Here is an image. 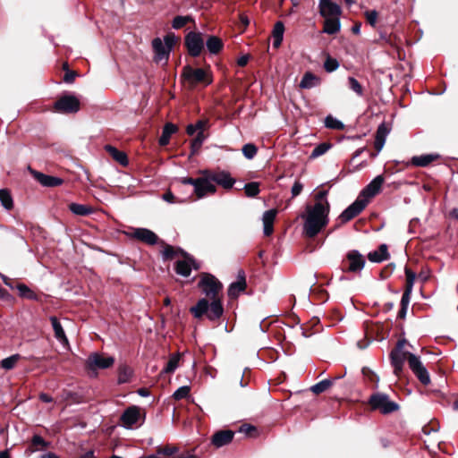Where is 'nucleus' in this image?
<instances>
[{"label": "nucleus", "instance_id": "f257e3e1", "mask_svg": "<svg viewBox=\"0 0 458 458\" xmlns=\"http://www.w3.org/2000/svg\"><path fill=\"white\" fill-rule=\"evenodd\" d=\"M199 286L207 297L212 299V301L209 303L207 299L202 298L199 300L195 306L191 308V312L197 318L206 315L211 321L217 320L224 312L222 302L216 298L217 293L223 287L222 284L214 276L207 274L199 282Z\"/></svg>", "mask_w": 458, "mask_h": 458}, {"label": "nucleus", "instance_id": "f03ea898", "mask_svg": "<svg viewBox=\"0 0 458 458\" xmlns=\"http://www.w3.org/2000/svg\"><path fill=\"white\" fill-rule=\"evenodd\" d=\"M329 212L320 204H307L305 211L300 216L303 220L302 232L308 238L316 237L329 223Z\"/></svg>", "mask_w": 458, "mask_h": 458}, {"label": "nucleus", "instance_id": "7ed1b4c3", "mask_svg": "<svg viewBox=\"0 0 458 458\" xmlns=\"http://www.w3.org/2000/svg\"><path fill=\"white\" fill-rule=\"evenodd\" d=\"M209 120L201 118L187 126L188 135L193 138L191 143H203L209 136Z\"/></svg>", "mask_w": 458, "mask_h": 458}, {"label": "nucleus", "instance_id": "20e7f679", "mask_svg": "<svg viewBox=\"0 0 458 458\" xmlns=\"http://www.w3.org/2000/svg\"><path fill=\"white\" fill-rule=\"evenodd\" d=\"M182 77L188 83L190 88L195 87L198 83H205L209 85L212 80L208 77V72L201 68L194 69L190 65L183 67Z\"/></svg>", "mask_w": 458, "mask_h": 458}, {"label": "nucleus", "instance_id": "39448f33", "mask_svg": "<svg viewBox=\"0 0 458 458\" xmlns=\"http://www.w3.org/2000/svg\"><path fill=\"white\" fill-rule=\"evenodd\" d=\"M366 260L364 256L357 250H350L342 261V271L360 273L364 268Z\"/></svg>", "mask_w": 458, "mask_h": 458}, {"label": "nucleus", "instance_id": "423d86ee", "mask_svg": "<svg viewBox=\"0 0 458 458\" xmlns=\"http://www.w3.org/2000/svg\"><path fill=\"white\" fill-rule=\"evenodd\" d=\"M373 410H379L383 414H389L399 410V405L391 401L387 394L377 393L370 396L369 401Z\"/></svg>", "mask_w": 458, "mask_h": 458}, {"label": "nucleus", "instance_id": "0eeeda50", "mask_svg": "<svg viewBox=\"0 0 458 458\" xmlns=\"http://www.w3.org/2000/svg\"><path fill=\"white\" fill-rule=\"evenodd\" d=\"M163 42L159 38H156L152 41V47L155 53L154 60L156 63H166L170 51L174 45V38L165 36Z\"/></svg>", "mask_w": 458, "mask_h": 458}, {"label": "nucleus", "instance_id": "6e6552de", "mask_svg": "<svg viewBox=\"0 0 458 458\" xmlns=\"http://www.w3.org/2000/svg\"><path fill=\"white\" fill-rule=\"evenodd\" d=\"M405 344V339L398 340L395 348L390 352L391 364L396 376L402 372L405 360H409V356L411 354L410 352L403 351Z\"/></svg>", "mask_w": 458, "mask_h": 458}, {"label": "nucleus", "instance_id": "1a4fd4ad", "mask_svg": "<svg viewBox=\"0 0 458 458\" xmlns=\"http://www.w3.org/2000/svg\"><path fill=\"white\" fill-rule=\"evenodd\" d=\"M55 109L64 114L77 113L80 110V100L74 95H64L55 103Z\"/></svg>", "mask_w": 458, "mask_h": 458}, {"label": "nucleus", "instance_id": "9d476101", "mask_svg": "<svg viewBox=\"0 0 458 458\" xmlns=\"http://www.w3.org/2000/svg\"><path fill=\"white\" fill-rule=\"evenodd\" d=\"M202 175L208 176L213 182L217 183L222 186L224 189L229 190L232 189L233 184L235 183V180L231 176V174L226 171H210L205 170L202 172Z\"/></svg>", "mask_w": 458, "mask_h": 458}, {"label": "nucleus", "instance_id": "9b49d317", "mask_svg": "<svg viewBox=\"0 0 458 458\" xmlns=\"http://www.w3.org/2000/svg\"><path fill=\"white\" fill-rule=\"evenodd\" d=\"M409 367L421 384L427 386L430 383V377L428 369L422 364L420 358L415 354H410Z\"/></svg>", "mask_w": 458, "mask_h": 458}, {"label": "nucleus", "instance_id": "f8f14e48", "mask_svg": "<svg viewBox=\"0 0 458 458\" xmlns=\"http://www.w3.org/2000/svg\"><path fill=\"white\" fill-rule=\"evenodd\" d=\"M368 203V199L358 197L354 202H352L341 213V215L339 216V219L343 223H346L352 220L366 208Z\"/></svg>", "mask_w": 458, "mask_h": 458}, {"label": "nucleus", "instance_id": "ddd939ff", "mask_svg": "<svg viewBox=\"0 0 458 458\" xmlns=\"http://www.w3.org/2000/svg\"><path fill=\"white\" fill-rule=\"evenodd\" d=\"M114 359L111 356L104 357L98 352L91 353L86 361L87 368L89 370L105 369L111 367Z\"/></svg>", "mask_w": 458, "mask_h": 458}, {"label": "nucleus", "instance_id": "4468645a", "mask_svg": "<svg viewBox=\"0 0 458 458\" xmlns=\"http://www.w3.org/2000/svg\"><path fill=\"white\" fill-rule=\"evenodd\" d=\"M27 170L43 187H56L63 184L64 180L60 177L45 174L28 165Z\"/></svg>", "mask_w": 458, "mask_h": 458}, {"label": "nucleus", "instance_id": "2eb2a0df", "mask_svg": "<svg viewBox=\"0 0 458 458\" xmlns=\"http://www.w3.org/2000/svg\"><path fill=\"white\" fill-rule=\"evenodd\" d=\"M185 44L191 55L199 56L203 49L204 41L200 33L190 32L185 37Z\"/></svg>", "mask_w": 458, "mask_h": 458}, {"label": "nucleus", "instance_id": "dca6fc26", "mask_svg": "<svg viewBox=\"0 0 458 458\" xmlns=\"http://www.w3.org/2000/svg\"><path fill=\"white\" fill-rule=\"evenodd\" d=\"M441 156L438 153H426L413 156L405 163L406 166L427 167L432 163L439 160Z\"/></svg>", "mask_w": 458, "mask_h": 458}, {"label": "nucleus", "instance_id": "f3484780", "mask_svg": "<svg viewBox=\"0 0 458 458\" xmlns=\"http://www.w3.org/2000/svg\"><path fill=\"white\" fill-rule=\"evenodd\" d=\"M192 268L199 269V266L196 263L193 258L190 257L187 254H185L183 259L178 260L175 263L176 273L185 277L191 275Z\"/></svg>", "mask_w": 458, "mask_h": 458}, {"label": "nucleus", "instance_id": "a211bd4d", "mask_svg": "<svg viewBox=\"0 0 458 458\" xmlns=\"http://www.w3.org/2000/svg\"><path fill=\"white\" fill-rule=\"evenodd\" d=\"M385 181V178L382 174H379L376 176L360 192L361 199H366L369 200V199L376 196L383 184Z\"/></svg>", "mask_w": 458, "mask_h": 458}, {"label": "nucleus", "instance_id": "6ab92c4d", "mask_svg": "<svg viewBox=\"0 0 458 458\" xmlns=\"http://www.w3.org/2000/svg\"><path fill=\"white\" fill-rule=\"evenodd\" d=\"M216 191V186L212 183L211 180L208 176L203 175L198 178L197 184L194 188V192L199 199L203 198L208 193H215Z\"/></svg>", "mask_w": 458, "mask_h": 458}, {"label": "nucleus", "instance_id": "aec40b11", "mask_svg": "<svg viewBox=\"0 0 458 458\" xmlns=\"http://www.w3.org/2000/svg\"><path fill=\"white\" fill-rule=\"evenodd\" d=\"M319 13L325 18L339 17L341 7L332 0H319Z\"/></svg>", "mask_w": 458, "mask_h": 458}, {"label": "nucleus", "instance_id": "412c9836", "mask_svg": "<svg viewBox=\"0 0 458 458\" xmlns=\"http://www.w3.org/2000/svg\"><path fill=\"white\" fill-rule=\"evenodd\" d=\"M132 237L149 245H155L157 242V235L147 228H135L131 233Z\"/></svg>", "mask_w": 458, "mask_h": 458}, {"label": "nucleus", "instance_id": "4be33fe9", "mask_svg": "<svg viewBox=\"0 0 458 458\" xmlns=\"http://www.w3.org/2000/svg\"><path fill=\"white\" fill-rule=\"evenodd\" d=\"M234 432L233 430H219L216 432L211 438V443L216 448L230 444L233 441Z\"/></svg>", "mask_w": 458, "mask_h": 458}, {"label": "nucleus", "instance_id": "5701e85b", "mask_svg": "<svg viewBox=\"0 0 458 458\" xmlns=\"http://www.w3.org/2000/svg\"><path fill=\"white\" fill-rule=\"evenodd\" d=\"M139 417V408L136 406H131L127 408L121 415V421L125 428H131L134 424L138 422Z\"/></svg>", "mask_w": 458, "mask_h": 458}, {"label": "nucleus", "instance_id": "b1692460", "mask_svg": "<svg viewBox=\"0 0 458 458\" xmlns=\"http://www.w3.org/2000/svg\"><path fill=\"white\" fill-rule=\"evenodd\" d=\"M106 152L122 166H127L129 165V159L127 154L118 149L114 145H105Z\"/></svg>", "mask_w": 458, "mask_h": 458}, {"label": "nucleus", "instance_id": "393cba45", "mask_svg": "<svg viewBox=\"0 0 458 458\" xmlns=\"http://www.w3.org/2000/svg\"><path fill=\"white\" fill-rule=\"evenodd\" d=\"M50 321L52 324L53 330L55 332V337L62 344H67L68 339L65 335L64 330L60 323V321L57 319L56 317H51Z\"/></svg>", "mask_w": 458, "mask_h": 458}, {"label": "nucleus", "instance_id": "a878e982", "mask_svg": "<svg viewBox=\"0 0 458 458\" xmlns=\"http://www.w3.org/2000/svg\"><path fill=\"white\" fill-rule=\"evenodd\" d=\"M320 78L316 76L310 72H307L304 73L301 82L300 88L301 89H312L320 84Z\"/></svg>", "mask_w": 458, "mask_h": 458}, {"label": "nucleus", "instance_id": "bb28decb", "mask_svg": "<svg viewBox=\"0 0 458 458\" xmlns=\"http://www.w3.org/2000/svg\"><path fill=\"white\" fill-rule=\"evenodd\" d=\"M388 257L389 254L386 244H381L377 250L371 251L368 255L369 260L375 263L382 262L387 259Z\"/></svg>", "mask_w": 458, "mask_h": 458}, {"label": "nucleus", "instance_id": "cd10ccee", "mask_svg": "<svg viewBox=\"0 0 458 458\" xmlns=\"http://www.w3.org/2000/svg\"><path fill=\"white\" fill-rule=\"evenodd\" d=\"M341 23L339 17L326 18L324 21L323 32L333 35L340 30Z\"/></svg>", "mask_w": 458, "mask_h": 458}, {"label": "nucleus", "instance_id": "c85d7f7f", "mask_svg": "<svg viewBox=\"0 0 458 458\" xmlns=\"http://www.w3.org/2000/svg\"><path fill=\"white\" fill-rule=\"evenodd\" d=\"M246 287L245 277L242 276L236 282L232 283L228 288V295L230 298H236L240 293L243 292Z\"/></svg>", "mask_w": 458, "mask_h": 458}, {"label": "nucleus", "instance_id": "c756f323", "mask_svg": "<svg viewBox=\"0 0 458 458\" xmlns=\"http://www.w3.org/2000/svg\"><path fill=\"white\" fill-rule=\"evenodd\" d=\"M69 210L76 215V216H89L93 213V208L90 206L79 204V203H71L69 205Z\"/></svg>", "mask_w": 458, "mask_h": 458}, {"label": "nucleus", "instance_id": "7c9ffc66", "mask_svg": "<svg viewBox=\"0 0 458 458\" xmlns=\"http://www.w3.org/2000/svg\"><path fill=\"white\" fill-rule=\"evenodd\" d=\"M284 26L282 21H277L273 29V47L277 48L283 41Z\"/></svg>", "mask_w": 458, "mask_h": 458}, {"label": "nucleus", "instance_id": "2f4dec72", "mask_svg": "<svg viewBox=\"0 0 458 458\" xmlns=\"http://www.w3.org/2000/svg\"><path fill=\"white\" fill-rule=\"evenodd\" d=\"M0 203L5 210L13 208V199L8 189H0Z\"/></svg>", "mask_w": 458, "mask_h": 458}, {"label": "nucleus", "instance_id": "473e14b6", "mask_svg": "<svg viewBox=\"0 0 458 458\" xmlns=\"http://www.w3.org/2000/svg\"><path fill=\"white\" fill-rule=\"evenodd\" d=\"M206 46L210 54H217L223 48V41L216 36H209Z\"/></svg>", "mask_w": 458, "mask_h": 458}, {"label": "nucleus", "instance_id": "72a5a7b5", "mask_svg": "<svg viewBox=\"0 0 458 458\" xmlns=\"http://www.w3.org/2000/svg\"><path fill=\"white\" fill-rule=\"evenodd\" d=\"M333 385L334 380H332L331 378H326L310 386V391L315 394H319L321 393L326 392Z\"/></svg>", "mask_w": 458, "mask_h": 458}, {"label": "nucleus", "instance_id": "f704fd0d", "mask_svg": "<svg viewBox=\"0 0 458 458\" xmlns=\"http://www.w3.org/2000/svg\"><path fill=\"white\" fill-rule=\"evenodd\" d=\"M132 369L127 365H121L118 369V383L124 384L130 381Z\"/></svg>", "mask_w": 458, "mask_h": 458}, {"label": "nucleus", "instance_id": "c9c22d12", "mask_svg": "<svg viewBox=\"0 0 458 458\" xmlns=\"http://www.w3.org/2000/svg\"><path fill=\"white\" fill-rule=\"evenodd\" d=\"M180 360V355L179 354H173L169 358V360L167 361L166 365L162 370V373L170 374L173 373L179 365Z\"/></svg>", "mask_w": 458, "mask_h": 458}, {"label": "nucleus", "instance_id": "e433bc0d", "mask_svg": "<svg viewBox=\"0 0 458 458\" xmlns=\"http://www.w3.org/2000/svg\"><path fill=\"white\" fill-rule=\"evenodd\" d=\"M177 131V127L173 123H166L164 127L162 135L158 143H168L170 137Z\"/></svg>", "mask_w": 458, "mask_h": 458}, {"label": "nucleus", "instance_id": "4c0bfd02", "mask_svg": "<svg viewBox=\"0 0 458 458\" xmlns=\"http://www.w3.org/2000/svg\"><path fill=\"white\" fill-rule=\"evenodd\" d=\"M385 145H375L376 147V150L375 151H370L369 149H368L366 147L364 148H361L360 149H358L354 155H353V159L356 158L357 157L360 156L361 154H366V156L369 157V158H374L376 157L379 153L380 151L382 150L383 147Z\"/></svg>", "mask_w": 458, "mask_h": 458}, {"label": "nucleus", "instance_id": "58836bf2", "mask_svg": "<svg viewBox=\"0 0 458 458\" xmlns=\"http://www.w3.org/2000/svg\"><path fill=\"white\" fill-rule=\"evenodd\" d=\"M389 131L390 130L386 125V123H381L377 130L374 143H385Z\"/></svg>", "mask_w": 458, "mask_h": 458}, {"label": "nucleus", "instance_id": "ea45409f", "mask_svg": "<svg viewBox=\"0 0 458 458\" xmlns=\"http://www.w3.org/2000/svg\"><path fill=\"white\" fill-rule=\"evenodd\" d=\"M244 191L247 197L253 198L259 193V182H251L244 185Z\"/></svg>", "mask_w": 458, "mask_h": 458}, {"label": "nucleus", "instance_id": "a19ab883", "mask_svg": "<svg viewBox=\"0 0 458 458\" xmlns=\"http://www.w3.org/2000/svg\"><path fill=\"white\" fill-rule=\"evenodd\" d=\"M325 125L326 127L334 130H343L344 128V124L340 120L332 115H327L326 117Z\"/></svg>", "mask_w": 458, "mask_h": 458}, {"label": "nucleus", "instance_id": "79ce46f5", "mask_svg": "<svg viewBox=\"0 0 458 458\" xmlns=\"http://www.w3.org/2000/svg\"><path fill=\"white\" fill-rule=\"evenodd\" d=\"M327 194H328V191H326V190L317 192L314 196V199H315L314 204H320L325 208L327 206V209H330V204L327 198Z\"/></svg>", "mask_w": 458, "mask_h": 458}, {"label": "nucleus", "instance_id": "37998d69", "mask_svg": "<svg viewBox=\"0 0 458 458\" xmlns=\"http://www.w3.org/2000/svg\"><path fill=\"white\" fill-rule=\"evenodd\" d=\"M20 359L19 354H13L1 360V368L9 370L14 368Z\"/></svg>", "mask_w": 458, "mask_h": 458}, {"label": "nucleus", "instance_id": "c03bdc74", "mask_svg": "<svg viewBox=\"0 0 458 458\" xmlns=\"http://www.w3.org/2000/svg\"><path fill=\"white\" fill-rule=\"evenodd\" d=\"M348 87L351 90L355 92L357 96L363 97V88L354 77L348 78Z\"/></svg>", "mask_w": 458, "mask_h": 458}, {"label": "nucleus", "instance_id": "a18cd8bd", "mask_svg": "<svg viewBox=\"0 0 458 458\" xmlns=\"http://www.w3.org/2000/svg\"><path fill=\"white\" fill-rule=\"evenodd\" d=\"M333 145H317L310 156V159H315L327 153Z\"/></svg>", "mask_w": 458, "mask_h": 458}, {"label": "nucleus", "instance_id": "49530a36", "mask_svg": "<svg viewBox=\"0 0 458 458\" xmlns=\"http://www.w3.org/2000/svg\"><path fill=\"white\" fill-rule=\"evenodd\" d=\"M191 388L188 386H182L179 387L174 393L173 394V397L175 400H181L185 397H187L190 394Z\"/></svg>", "mask_w": 458, "mask_h": 458}, {"label": "nucleus", "instance_id": "de8ad7c7", "mask_svg": "<svg viewBox=\"0 0 458 458\" xmlns=\"http://www.w3.org/2000/svg\"><path fill=\"white\" fill-rule=\"evenodd\" d=\"M405 276H406V289L412 290L414 281L416 278V273L411 271L409 267H405Z\"/></svg>", "mask_w": 458, "mask_h": 458}, {"label": "nucleus", "instance_id": "09e8293b", "mask_svg": "<svg viewBox=\"0 0 458 458\" xmlns=\"http://www.w3.org/2000/svg\"><path fill=\"white\" fill-rule=\"evenodd\" d=\"M339 67V63L336 59L327 57L324 63V68L327 72H332Z\"/></svg>", "mask_w": 458, "mask_h": 458}, {"label": "nucleus", "instance_id": "8fccbe9b", "mask_svg": "<svg viewBox=\"0 0 458 458\" xmlns=\"http://www.w3.org/2000/svg\"><path fill=\"white\" fill-rule=\"evenodd\" d=\"M190 19L189 16H176L173 20L172 26L175 30L181 29L188 23Z\"/></svg>", "mask_w": 458, "mask_h": 458}, {"label": "nucleus", "instance_id": "3c124183", "mask_svg": "<svg viewBox=\"0 0 458 458\" xmlns=\"http://www.w3.org/2000/svg\"><path fill=\"white\" fill-rule=\"evenodd\" d=\"M276 216V209H269L264 212L262 216L263 224L274 225V221Z\"/></svg>", "mask_w": 458, "mask_h": 458}, {"label": "nucleus", "instance_id": "603ef678", "mask_svg": "<svg viewBox=\"0 0 458 458\" xmlns=\"http://www.w3.org/2000/svg\"><path fill=\"white\" fill-rule=\"evenodd\" d=\"M258 148L256 145H243L242 154L248 159H251L257 154Z\"/></svg>", "mask_w": 458, "mask_h": 458}, {"label": "nucleus", "instance_id": "864d4df0", "mask_svg": "<svg viewBox=\"0 0 458 458\" xmlns=\"http://www.w3.org/2000/svg\"><path fill=\"white\" fill-rule=\"evenodd\" d=\"M16 288L19 291V293L21 297H27L29 299H35L34 293L30 291V289L23 284H19Z\"/></svg>", "mask_w": 458, "mask_h": 458}, {"label": "nucleus", "instance_id": "5fc2aeb1", "mask_svg": "<svg viewBox=\"0 0 458 458\" xmlns=\"http://www.w3.org/2000/svg\"><path fill=\"white\" fill-rule=\"evenodd\" d=\"M377 12L376 10H370L365 13L367 21L372 27H375L377 24Z\"/></svg>", "mask_w": 458, "mask_h": 458}, {"label": "nucleus", "instance_id": "6e6d98bb", "mask_svg": "<svg viewBox=\"0 0 458 458\" xmlns=\"http://www.w3.org/2000/svg\"><path fill=\"white\" fill-rule=\"evenodd\" d=\"M302 189L303 184L301 182L296 181L291 189L292 198H295L298 195H300L301 192L302 191Z\"/></svg>", "mask_w": 458, "mask_h": 458}, {"label": "nucleus", "instance_id": "4d7b16f0", "mask_svg": "<svg viewBox=\"0 0 458 458\" xmlns=\"http://www.w3.org/2000/svg\"><path fill=\"white\" fill-rule=\"evenodd\" d=\"M177 452H178V448L175 446H173V447L165 446L164 448H158L157 454H164V455L170 456Z\"/></svg>", "mask_w": 458, "mask_h": 458}, {"label": "nucleus", "instance_id": "13d9d810", "mask_svg": "<svg viewBox=\"0 0 458 458\" xmlns=\"http://www.w3.org/2000/svg\"><path fill=\"white\" fill-rule=\"evenodd\" d=\"M412 290L405 289L401 299V306L408 307L411 300V293Z\"/></svg>", "mask_w": 458, "mask_h": 458}, {"label": "nucleus", "instance_id": "bf43d9fd", "mask_svg": "<svg viewBox=\"0 0 458 458\" xmlns=\"http://www.w3.org/2000/svg\"><path fill=\"white\" fill-rule=\"evenodd\" d=\"M77 76V73L72 71H67L64 76V81L66 83H72Z\"/></svg>", "mask_w": 458, "mask_h": 458}, {"label": "nucleus", "instance_id": "052dcab7", "mask_svg": "<svg viewBox=\"0 0 458 458\" xmlns=\"http://www.w3.org/2000/svg\"><path fill=\"white\" fill-rule=\"evenodd\" d=\"M163 254L165 258L172 259L174 256L175 252L172 246H167L164 249Z\"/></svg>", "mask_w": 458, "mask_h": 458}, {"label": "nucleus", "instance_id": "680f3d73", "mask_svg": "<svg viewBox=\"0 0 458 458\" xmlns=\"http://www.w3.org/2000/svg\"><path fill=\"white\" fill-rule=\"evenodd\" d=\"M0 299L10 301L13 300V296L5 289L0 287Z\"/></svg>", "mask_w": 458, "mask_h": 458}, {"label": "nucleus", "instance_id": "e2e57ef3", "mask_svg": "<svg viewBox=\"0 0 458 458\" xmlns=\"http://www.w3.org/2000/svg\"><path fill=\"white\" fill-rule=\"evenodd\" d=\"M32 444L34 445H47V443L45 442V440L40 437V436H38V435H35L33 437H32Z\"/></svg>", "mask_w": 458, "mask_h": 458}, {"label": "nucleus", "instance_id": "0e129e2a", "mask_svg": "<svg viewBox=\"0 0 458 458\" xmlns=\"http://www.w3.org/2000/svg\"><path fill=\"white\" fill-rule=\"evenodd\" d=\"M274 231V225L263 224V233L266 236L272 234Z\"/></svg>", "mask_w": 458, "mask_h": 458}, {"label": "nucleus", "instance_id": "69168bd1", "mask_svg": "<svg viewBox=\"0 0 458 458\" xmlns=\"http://www.w3.org/2000/svg\"><path fill=\"white\" fill-rule=\"evenodd\" d=\"M162 199L169 203H173L174 199V195L171 191H167L163 194Z\"/></svg>", "mask_w": 458, "mask_h": 458}, {"label": "nucleus", "instance_id": "338daca9", "mask_svg": "<svg viewBox=\"0 0 458 458\" xmlns=\"http://www.w3.org/2000/svg\"><path fill=\"white\" fill-rule=\"evenodd\" d=\"M248 61H249V56L242 55L238 59L237 64L239 66L243 67L247 64Z\"/></svg>", "mask_w": 458, "mask_h": 458}, {"label": "nucleus", "instance_id": "774afa93", "mask_svg": "<svg viewBox=\"0 0 458 458\" xmlns=\"http://www.w3.org/2000/svg\"><path fill=\"white\" fill-rule=\"evenodd\" d=\"M254 429H255L254 427H252L250 425L244 424V425L241 426L239 431L240 432H244V433L248 434L249 432H250V431H252Z\"/></svg>", "mask_w": 458, "mask_h": 458}]
</instances>
